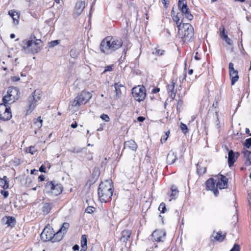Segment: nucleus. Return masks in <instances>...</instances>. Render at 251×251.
Here are the masks:
<instances>
[{
    "label": "nucleus",
    "instance_id": "59",
    "mask_svg": "<svg viewBox=\"0 0 251 251\" xmlns=\"http://www.w3.org/2000/svg\"><path fill=\"white\" fill-rule=\"evenodd\" d=\"M77 124L76 122H75V123H73V124L71 125V127H72V128H75L76 127H77Z\"/></svg>",
    "mask_w": 251,
    "mask_h": 251
},
{
    "label": "nucleus",
    "instance_id": "13",
    "mask_svg": "<svg viewBox=\"0 0 251 251\" xmlns=\"http://www.w3.org/2000/svg\"><path fill=\"white\" fill-rule=\"evenodd\" d=\"M216 183H217L216 180H215L213 178H210L206 181L207 188L209 190L212 191L215 196H217L219 191L216 185H215Z\"/></svg>",
    "mask_w": 251,
    "mask_h": 251
},
{
    "label": "nucleus",
    "instance_id": "45",
    "mask_svg": "<svg viewBox=\"0 0 251 251\" xmlns=\"http://www.w3.org/2000/svg\"><path fill=\"white\" fill-rule=\"evenodd\" d=\"M95 209V208L93 206H88L85 209V212L87 213L91 214L93 213Z\"/></svg>",
    "mask_w": 251,
    "mask_h": 251
},
{
    "label": "nucleus",
    "instance_id": "33",
    "mask_svg": "<svg viewBox=\"0 0 251 251\" xmlns=\"http://www.w3.org/2000/svg\"><path fill=\"white\" fill-rule=\"evenodd\" d=\"M6 218L7 219L6 224L8 226H14L16 223L15 218L11 216L6 217Z\"/></svg>",
    "mask_w": 251,
    "mask_h": 251
},
{
    "label": "nucleus",
    "instance_id": "29",
    "mask_svg": "<svg viewBox=\"0 0 251 251\" xmlns=\"http://www.w3.org/2000/svg\"><path fill=\"white\" fill-rule=\"evenodd\" d=\"M0 186L4 189H7L9 187L8 178L4 176L3 178H0Z\"/></svg>",
    "mask_w": 251,
    "mask_h": 251
},
{
    "label": "nucleus",
    "instance_id": "56",
    "mask_svg": "<svg viewBox=\"0 0 251 251\" xmlns=\"http://www.w3.org/2000/svg\"><path fill=\"white\" fill-rule=\"evenodd\" d=\"M38 179L40 181H42L43 180H44L45 179V177L43 175H41L39 177H38Z\"/></svg>",
    "mask_w": 251,
    "mask_h": 251
},
{
    "label": "nucleus",
    "instance_id": "31",
    "mask_svg": "<svg viewBox=\"0 0 251 251\" xmlns=\"http://www.w3.org/2000/svg\"><path fill=\"white\" fill-rule=\"evenodd\" d=\"M81 244L82 250L85 251L87 250V236L86 235H83L81 236Z\"/></svg>",
    "mask_w": 251,
    "mask_h": 251
},
{
    "label": "nucleus",
    "instance_id": "32",
    "mask_svg": "<svg viewBox=\"0 0 251 251\" xmlns=\"http://www.w3.org/2000/svg\"><path fill=\"white\" fill-rule=\"evenodd\" d=\"M222 232H218L215 233V235L214 236V233H213V236H214V238L218 241L222 242L223 241L225 237V234H222Z\"/></svg>",
    "mask_w": 251,
    "mask_h": 251
},
{
    "label": "nucleus",
    "instance_id": "24",
    "mask_svg": "<svg viewBox=\"0 0 251 251\" xmlns=\"http://www.w3.org/2000/svg\"><path fill=\"white\" fill-rule=\"evenodd\" d=\"M230 77L231 78V84L233 85L239 79L237 71H232L229 73Z\"/></svg>",
    "mask_w": 251,
    "mask_h": 251
},
{
    "label": "nucleus",
    "instance_id": "3",
    "mask_svg": "<svg viewBox=\"0 0 251 251\" xmlns=\"http://www.w3.org/2000/svg\"><path fill=\"white\" fill-rule=\"evenodd\" d=\"M23 50L27 53H35L39 52L42 48V42L35 36L30 37L28 40H25L22 42Z\"/></svg>",
    "mask_w": 251,
    "mask_h": 251
},
{
    "label": "nucleus",
    "instance_id": "63",
    "mask_svg": "<svg viewBox=\"0 0 251 251\" xmlns=\"http://www.w3.org/2000/svg\"><path fill=\"white\" fill-rule=\"evenodd\" d=\"M193 70L192 69H190L188 71V74L191 75L193 74Z\"/></svg>",
    "mask_w": 251,
    "mask_h": 251
},
{
    "label": "nucleus",
    "instance_id": "42",
    "mask_svg": "<svg viewBox=\"0 0 251 251\" xmlns=\"http://www.w3.org/2000/svg\"><path fill=\"white\" fill-rule=\"evenodd\" d=\"M172 18H173V21L175 22H176V24H177V25H179L180 24H182L181 23H179L180 19L178 16V14L176 15L173 16Z\"/></svg>",
    "mask_w": 251,
    "mask_h": 251
},
{
    "label": "nucleus",
    "instance_id": "38",
    "mask_svg": "<svg viewBox=\"0 0 251 251\" xmlns=\"http://www.w3.org/2000/svg\"><path fill=\"white\" fill-rule=\"evenodd\" d=\"M158 210L162 213H165L166 210L165 204L163 202L160 203Z\"/></svg>",
    "mask_w": 251,
    "mask_h": 251
},
{
    "label": "nucleus",
    "instance_id": "53",
    "mask_svg": "<svg viewBox=\"0 0 251 251\" xmlns=\"http://www.w3.org/2000/svg\"><path fill=\"white\" fill-rule=\"evenodd\" d=\"M145 118L144 117L141 116L138 117L137 118V120L140 122H143L145 120Z\"/></svg>",
    "mask_w": 251,
    "mask_h": 251
},
{
    "label": "nucleus",
    "instance_id": "36",
    "mask_svg": "<svg viewBox=\"0 0 251 251\" xmlns=\"http://www.w3.org/2000/svg\"><path fill=\"white\" fill-rule=\"evenodd\" d=\"M69 227V224L67 223H64L62 226L61 228L60 229L59 231H60L64 234L66 232L67 229Z\"/></svg>",
    "mask_w": 251,
    "mask_h": 251
},
{
    "label": "nucleus",
    "instance_id": "5",
    "mask_svg": "<svg viewBox=\"0 0 251 251\" xmlns=\"http://www.w3.org/2000/svg\"><path fill=\"white\" fill-rule=\"evenodd\" d=\"M92 95L89 92L82 91L77 96L71 101L70 107L78 109L81 105L85 104L91 99Z\"/></svg>",
    "mask_w": 251,
    "mask_h": 251
},
{
    "label": "nucleus",
    "instance_id": "15",
    "mask_svg": "<svg viewBox=\"0 0 251 251\" xmlns=\"http://www.w3.org/2000/svg\"><path fill=\"white\" fill-rule=\"evenodd\" d=\"M176 81L174 79L172 80L171 84L168 85V91L171 100H173L175 98L176 93V89H175V85Z\"/></svg>",
    "mask_w": 251,
    "mask_h": 251
},
{
    "label": "nucleus",
    "instance_id": "62",
    "mask_svg": "<svg viewBox=\"0 0 251 251\" xmlns=\"http://www.w3.org/2000/svg\"><path fill=\"white\" fill-rule=\"evenodd\" d=\"M171 15H172V16L176 15L174 8L172 9V10L171 11Z\"/></svg>",
    "mask_w": 251,
    "mask_h": 251
},
{
    "label": "nucleus",
    "instance_id": "48",
    "mask_svg": "<svg viewBox=\"0 0 251 251\" xmlns=\"http://www.w3.org/2000/svg\"><path fill=\"white\" fill-rule=\"evenodd\" d=\"M1 194L3 196L4 198H6L8 196L9 193L7 191L2 190Z\"/></svg>",
    "mask_w": 251,
    "mask_h": 251
},
{
    "label": "nucleus",
    "instance_id": "52",
    "mask_svg": "<svg viewBox=\"0 0 251 251\" xmlns=\"http://www.w3.org/2000/svg\"><path fill=\"white\" fill-rule=\"evenodd\" d=\"M168 138V135H167V136L165 137V136H164L163 137H162L161 139V142L162 143H163V142H165L167 139Z\"/></svg>",
    "mask_w": 251,
    "mask_h": 251
},
{
    "label": "nucleus",
    "instance_id": "14",
    "mask_svg": "<svg viewBox=\"0 0 251 251\" xmlns=\"http://www.w3.org/2000/svg\"><path fill=\"white\" fill-rule=\"evenodd\" d=\"M218 179L216 187L220 189L226 188L228 186V178L222 175H220L218 176Z\"/></svg>",
    "mask_w": 251,
    "mask_h": 251
},
{
    "label": "nucleus",
    "instance_id": "18",
    "mask_svg": "<svg viewBox=\"0 0 251 251\" xmlns=\"http://www.w3.org/2000/svg\"><path fill=\"white\" fill-rule=\"evenodd\" d=\"M42 204V212L43 215L49 214L54 206L53 203L52 202H43Z\"/></svg>",
    "mask_w": 251,
    "mask_h": 251
},
{
    "label": "nucleus",
    "instance_id": "26",
    "mask_svg": "<svg viewBox=\"0 0 251 251\" xmlns=\"http://www.w3.org/2000/svg\"><path fill=\"white\" fill-rule=\"evenodd\" d=\"M225 28L224 27H223L222 28V31H221V33H220V36H221V37L226 42L228 45H232V41L230 40V38H228V37L227 36V35L226 34H225Z\"/></svg>",
    "mask_w": 251,
    "mask_h": 251
},
{
    "label": "nucleus",
    "instance_id": "28",
    "mask_svg": "<svg viewBox=\"0 0 251 251\" xmlns=\"http://www.w3.org/2000/svg\"><path fill=\"white\" fill-rule=\"evenodd\" d=\"M172 193L170 195L171 199L169 200L171 201L172 200L176 199L177 197L178 191L177 188L175 186H172L171 188Z\"/></svg>",
    "mask_w": 251,
    "mask_h": 251
},
{
    "label": "nucleus",
    "instance_id": "61",
    "mask_svg": "<svg viewBox=\"0 0 251 251\" xmlns=\"http://www.w3.org/2000/svg\"><path fill=\"white\" fill-rule=\"evenodd\" d=\"M71 151L72 152H79L81 151V150H79L75 151V149H74L73 150H71Z\"/></svg>",
    "mask_w": 251,
    "mask_h": 251
},
{
    "label": "nucleus",
    "instance_id": "1",
    "mask_svg": "<svg viewBox=\"0 0 251 251\" xmlns=\"http://www.w3.org/2000/svg\"><path fill=\"white\" fill-rule=\"evenodd\" d=\"M123 44L121 39L108 36L102 41L100 48L101 52L109 54L121 47Z\"/></svg>",
    "mask_w": 251,
    "mask_h": 251
},
{
    "label": "nucleus",
    "instance_id": "34",
    "mask_svg": "<svg viewBox=\"0 0 251 251\" xmlns=\"http://www.w3.org/2000/svg\"><path fill=\"white\" fill-rule=\"evenodd\" d=\"M164 52L165 50L159 49L158 47L155 48L154 50L152 51L153 54L158 56L163 55Z\"/></svg>",
    "mask_w": 251,
    "mask_h": 251
},
{
    "label": "nucleus",
    "instance_id": "37",
    "mask_svg": "<svg viewBox=\"0 0 251 251\" xmlns=\"http://www.w3.org/2000/svg\"><path fill=\"white\" fill-rule=\"evenodd\" d=\"M182 14H184L185 17L189 20L191 21L193 19V16L190 13L189 9H188L186 12H182Z\"/></svg>",
    "mask_w": 251,
    "mask_h": 251
},
{
    "label": "nucleus",
    "instance_id": "10",
    "mask_svg": "<svg viewBox=\"0 0 251 251\" xmlns=\"http://www.w3.org/2000/svg\"><path fill=\"white\" fill-rule=\"evenodd\" d=\"M12 117L11 111L7 103L0 104V119L5 121L9 120Z\"/></svg>",
    "mask_w": 251,
    "mask_h": 251
},
{
    "label": "nucleus",
    "instance_id": "23",
    "mask_svg": "<svg viewBox=\"0 0 251 251\" xmlns=\"http://www.w3.org/2000/svg\"><path fill=\"white\" fill-rule=\"evenodd\" d=\"M121 235L120 240L126 242L130 238L131 231L129 230H124L121 233Z\"/></svg>",
    "mask_w": 251,
    "mask_h": 251
},
{
    "label": "nucleus",
    "instance_id": "46",
    "mask_svg": "<svg viewBox=\"0 0 251 251\" xmlns=\"http://www.w3.org/2000/svg\"><path fill=\"white\" fill-rule=\"evenodd\" d=\"M100 118L105 122H108L110 120L109 116L105 114H102L100 116Z\"/></svg>",
    "mask_w": 251,
    "mask_h": 251
},
{
    "label": "nucleus",
    "instance_id": "8",
    "mask_svg": "<svg viewBox=\"0 0 251 251\" xmlns=\"http://www.w3.org/2000/svg\"><path fill=\"white\" fill-rule=\"evenodd\" d=\"M19 97V91L15 87H9L7 90V95L2 99L3 102L8 104L12 103Z\"/></svg>",
    "mask_w": 251,
    "mask_h": 251
},
{
    "label": "nucleus",
    "instance_id": "64",
    "mask_svg": "<svg viewBox=\"0 0 251 251\" xmlns=\"http://www.w3.org/2000/svg\"><path fill=\"white\" fill-rule=\"evenodd\" d=\"M245 132L247 134L250 133V129L248 128H246L245 130Z\"/></svg>",
    "mask_w": 251,
    "mask_h": 251
},
{
    "label": "nucleus",
    "instance_id": "50",
    "mask_svg": "<svg viewBox=\"0 0 251 251\" xmlns=\"http://www.w3.org/2000/svg\"><path fill=\"white\" fill-rule=\"evenodd\" d=\"M112 70V66H107L105 67V69L104 71H103V73H105L107 71H111Z\"/></svg>",
    "mask_w": 251,
    "mask_h": 251
},
{
    "label": "nucleus",
    "instance_id": "60",
    "mask_svg": "<svg viewBox=\"0 0 251 251\" xmlns=\"http://www.w3.org/2000/svg\"><path fill=\"white\" fill-rule=\"evenodd\" d=\"M198 52H196L195 56V59L196 60H199L200 59V58L198 57Z\"/></svg>",
    "mask_w": 251,
    "mask_h": 251
},
{
    "label": "nucleus",
    "instance_id": "25",
    "mask_svg": "<svg viewBox=\"0 0 251 251\" xmlns=\"http://www.w3.org/2000/svg\"><path fill=\"white\" fill-rule=\"evenodd\" d=\"M114 86L116 92L115 98L119 99L120 98H121L122 96V92L120 88L124 87V86L122 84H120L119 83H115Z\"/></svg>",
    "mask_w": 251,
    "mask_h": 251
},
{
    "label": "nucleus",
    "instance_id": "9",
    "mask_svg": "<svg viewBox=\"0 0 251 251\" xmlns=\"http://www.w3.org/2000/svg\"><path fill=\"white\" fill-rule=\"evenodd\" d=\"M132 94L137 101H142L146 96V89L144 86L139 85L132 88Z\"/></svg>",
    "mask_w": 251,
    "mask_h": 251
},
{
    "label": "nucleus",
    "instance_id": "4",
    "mask_svg": "<svg viewBox=\"0 0 251 251\" xmlns=\"http://www.w3.org/2000/svg\"><path fill=\"white\" fill-rule=\"evenodd\" d=\"M179 36L184 41H189L194 35V28L191 25L186 23L177 25Z\"/></svg>",
    "mask_w": 251,
    "mask_h": 251
},
{
    "label": "nucleus",
    "instance_id": "30",
    "mask_svg": "<svg viewBox=\"0 0 251 251\" xmlns=\"http://www.w3.org/2000/svg\"><path fill=\"white\" fill-rule=\"evenodd\" d=\"M9 15L12 18L14 22L16 21L17 24L18 23V19H19V15L15 11L11 10L8 12Z\"/></svg>",
    "mask_w": 251,
    "mask_h": 251
},
{
    "label": "nucleus",
    "instance_id": "19",
    "mask_svg": "<svg viewBox=\"0 0 251 251\" xmlns=\"http://www.w3.org/2000/svg\"><path fill=\"white\" fill-rule=\"evenodd\" d=\"M242 153L244 156L245 164L246 166L251 165V152L244 149L242 151Z\"/></svg>",
    "mask_w": 251,
    "mask_h": 251
},
{
    "label": "nucleus",
    "instance_id": "27",
    "mask_svg": "<svg viewBox=\"0 0 251 251\" xmlns=\"http://www.w3.org/2000/svg\"><path fill=\"white\" fill-rule=\"evenodd\" d=\"M64 235V234L59 230H58L55 234L53 233L52 242L60 241L62 239Z\"/></svg>",
    "mask_w": 251,
    "mask_h": 251
},
{
    "label": "nucleus",
    "instance_id": "58",
    "mask_svg": "<svg viewBox=\"0 0 251 251\" xmlns=\"http://www.w3.org/2000/svg\"><path fill=\"white\" fill-rule=\"evenodd\" d=\"M159 90H160L159 88H154V89H153V90H152V93L155 94V93L158 92L159 91Z\"/></svg>",
    "mask_w": 251,
    "mask_h": 251
},
{
    "label": "nucleus",
    "instance_id": "12",
    "mask_svg": "<svg viewBox=\"0 0 251 251\" xmlns=\"http://www.w3.org/2000/svg\"><path fill=\"white\" fill-rule=\"evenodd\" d=\"M166 232L162 230H155L152 234V240L156 242H163L165 238Z\"/></svg>",
    "mask_w": 251,
    "mask_h": 251
},
{
    "label": "nucleus",
    "instance_id": "39",
    "mask_svg": "<svg viewBox=\"0 0 251 251\" xmlns=\"http://www.w3.org/2000/svg\"><path fill=\"white\" fill-rule=\"evenodd\" d=\"M180 128H181V131L184 134H186V133H187L188 132V130L187 126L183 123H181Z\"/></svg>",
    "mask_w": 251,
    "mask_h": 251
},
{
    "label": "nucleus",
    "instance_id": "57",
    "mask_svg": "<svg viewBox=\"0 0 251 251\" xmlns=\"http://www.w3.org/2000/svg\"><path fill=\"white\" fill-rule=\"evenodd\" d=\"M167 1H168L167 0H162V2L163 4L164 7H166V8L167 7Z\"/></svg>",
    "mask_w": 251,
    "mask_h": 251
},
{
    "label": "nucleus",
    "instance_id": "21",
    "mask_svg": "<svg viewBox=\"0 0 251 251\" xmlns=\"http://www.w3.org/2000/svg\"><path fill=\"white\" fill-rule=\"evenodd\" d=\"M177 159L176 154L173 151H170L167 156V162L169 164H172L175 162Z\"/></svg>",
    "mask_w": 251,
    "mask_h": 251
},
{
    "label": "nucleus",
    "instance_id": "44",
    "mask_svg": "<svg viewBox=\"0 0 251 251\" xmlns=\"http://www.w3.org/2000/svg\"><path fill=\"white\" fill-rule=\"evenodd\" d=\"M59 43V40H54L50 42L49 43V47L50 48H53L54 46L57 45Z\"/></svg>",
    "mask_w": 251,
    "mask_h": 251
},
{
    "label": "nucleus",
    "instance_id": "55",
    "mask_svg": "<svg viewBox=\"0 0 251 251\" xmlns=\"http://www.w3.org/2000/svg\"><path fill=\"white\" fill-rule=\"evenodd\" d=\"M79 247L78 245H75L73 247V249L74 250V251H78L79 250Z\"/></svg>",
    "mask_w": 251,
    "mask_h": 251
},
{
    "label": "nucleus",
    "instance_id": "2",
    "mask_svg": "<svg viewBox=\"0 0 251 251\" xmlns=\"http://www.w3.org/2000/svg\"><path fill=\"white\" fill-rule=\"evenodd\" d=\"M113 192V186L111 180H106L101 182L99 185L98 195L100 200L102 202H107L112 198Z\"/></svg>",
    "mask_w": 251,
    "mask_h": 251
},
{
    "label": "nucleus",
    "instance_id": "41",
    "mask_svg": "<svg viewBox=\"0 0 251 251\" xmlns=\"http://www.w3.org/2000/svg\"><path fill=\"white\" fill-rule=\"evenodd\" d=\"M244 146L247 148H250L251 147V138L247 139L244 144Z\"/></svg>",
    "mask_w": 251,
    "mask_h": 251
},
{
    "label": "nucleus",
    "instance_id": "6",
    "mask_svg": "<svg viewBox=\"0 0 251 251\" xmlns=\"http://www.w3.org/2000/svg\"><path fill=\"white\" fill-rule=\"evenodd\" d=\"M41 91L37 89L34 91L33 95L30 96L28 97L26 108V114L31 113L34 109L37 102L41 99Z\"/></svg>",
    "mask_w": 251,
    "mask_h": 251
},
{
    "label": "nucleus",
    "instance_id": "16",
    "mask_svg": "<svg viewBox=\"0 0 251 251\" xmlns=\"http://www.w3.org/2000/svg\"><path fill=\"white\" fill-rule=\"evenodd\" d=\"M239 155V152H235L232 150L228 151V163L229 167H231Z\"/></svg>",
    "mask_w": 251,
    "mask_h": 251
},
{
    "label": "nucleus",
    "instance_id": "54",
    "mask_svg": "<svg viewBox=\"0 0 251 251\" xmlns=\"http://www.w3.org/2000/svg\"><path fill=\"white\" fill-rule=\"evenodd\" d=\"M39 171L41 172H45V167L44 165H42L40 168H39Z\"/></svg>",
    "mask_w": 251,
    "mask_h": 251
},
{
    "label": "nucleus",
    "instance_id": "17",
    "mask_svg": "<svg viewBox=\"0 0 251 251\" xmlns=\"http://www.w3.org/2000/svg\"><path fill=\"white\" fill-rule=\"evenodd\" d=\"M85 4L84 1H78L76 2L75 6V9L74 11V15L76 16H79L80 15L84 8H85Z\"/></svg>",
    "mask_w": 251,
    "mask_h": 251
},
{
    "label": "nucleus",
    "instance_id": "49",
    "mask_svg": "<svg viewBox=\"0 0 251 251\" xmlns=\"http://www.w3.org/2000/svg\"><path fill=\"white\" fill-rule=\"evenodd\" d=\"M234 65L232 63L230 62L229 64V73L232 72V71H235V70L234 69Z\"/></svg>",
    "mask_w": 251,
    "mask_h": 251
},
{
    "label": "nucleus",
    "instance_id": "22",
    "mask_svg": "<svg viewBox=\"0 0 251 251\" xmlns=\"http://www.w3.org/2000/svg\"><path fill=\"white\" fill-rule=\"evenodd\" d=\"M178 7L181 12H186L189 9L186 0H178Z\"/></svg>",
    "mask_w": 251,
    "mask_h": 251
},
{
    "label": "nucleus",
    "instance_id": "11",
    "mask_svg": "<svg viewBox=\"0 0 251 251\" xmlns=\"http://www.w3.org/2000/svg\"><path fill=\"white\" fill-rule=\"evenodd\" d=\"M53 230L50 226H46L42 232L40 237L44 242L51 241L52 242L53 237Z\"/></svg>",
    "mask_w": 251,
    "mask_h": 251
},
{
    "label": "nucleus",
    "instance_id": "43",
    "mask_svg": "<svg viewBox=\"0 0 251 251\" xmlns=\"http://www.w3.org/2000/svg\"><path fill=\"white\" fill-rule=\"evenodd\" d=\"M42 120L41 119V117H39L36 120V121L35 122V124L37 125L38 127H41L42 126Z\"/></svg>",
    "mask_w": 251,
    "mask_h": 251
},
{
    "label": "nucleus",
    "instance_id": "7",
    "mask_svg": "<svg viewBox=\"0 0 251 251\" xmlns=\"http://www.w3.org/2000/svg\"><path fill=\"white\" fill-rule=\"evenodd\" d=\"M63 190V187L60 184L56 183L55 181H48L46 183L45 192L52 196H58Z\"/></svg>",
    "mask_w": 251,
    "mask_h": 251
},
{
    "label": "nucleus",
    "instance_id": "47",
    "mask_svg": "<svg viewBox=\"0 0 251 251\" xmlns=\"http://www.w3.org/2000/svg\"><path fill=\"white\" fill-rule=\"evenodd\" d=\"M230 251H240L239 245L237 244H235Z\"/></svg>",
    "mask_w": 251,
    "mask_h": 251
},
{
    "label": "nucleus",
    "instance_id": "51",
    "mask_svg": "<svg viewBox=\"0 0 251 251\" xmlns=\"http://www.w3.org/2000/svg\"><path fill=\"white\" fill-rule=\"evenodd\" d=\"M20 77L17 76H12L11 77V79L12 81H18L20 80Z\"/></svg>",
    "mask_w": 251,
    "mask_h": 251
},
{
    "label": "nucleus",
    "instance_id": "40",
    "mask_svg": "<svg viewBox=\"0 0 251 251\" xmlns=\"http://www.w3.org/2000/svg\"><path fill=\"white\" fill-rule=\"evenodd\" d=\"M37 151L35 148L33 146H30L26 150L27 152L30 153L31 154H34Z\"/></svg>",
    "mask_w": 251,
    "mask_h": 251
},
{
    "label": "nucleus",
    "instance_id": "20",
    "mask_svg": "<svg viewBox=\"0 0 251 251\" xmlns=\"http://www.w3.org/2000/svg\"><path fill=\"white\" fill-rule=\"evenodd\" d=\"M138 146L136 142L132 140H130L125 142L124 149L128 148L133 151H136L137 149Z\"/></svg>",
    "mask_w": 251,
    "mask_h": 251
},
{
    "label": "nucleus",
    "instance_id": "35",
    "mask_svg": "<svg viewBox=\"0 0 251 251\" xmlns=\"http://www.w3.org/2000/svg\"><path fill=\"white\" fill-rule=\"evenodd\" d=\"M197 172L200 175H202L204 174L206 172V168L205 167H201L200 165L199 164H197Z\"/></svg>",
    "mask_w": 251,
    "mask_h": 251
}]
</instances>
